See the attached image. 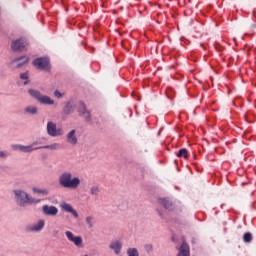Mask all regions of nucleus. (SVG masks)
<instances>
[{"label":"nucleus","mask_w":256,"mask_h":256,"mask_svg":"<svg viewBox=\"0 0 256 256\" xmlns=\"http://www.w3.org/2000/svg\"><path fill=\"white\" fill-rule=\"evenodd\" d=\"M144 249H145L146 253H151V251H153V245H151V244H146V245L144 246Z\"/></svg>","instance_id":"obj_29"},{"label":"nucleus","mask_w":256,"mask_h":256,"mask_svg":"<svg viewBox=\"0 0 256 256\" xmlns=\"http://www.w3.org/2000/svg\"><path fill=\"white\" fill-rule=\"evenodd\" d=\"M126 254L127 256H139V250L137 248H128Z\"/></svg>","instance_id":"obj_22"},{"label":"nucleus","mask_w":256,"mask_h":256,"mask_svg":"<svg viewBox=\"0 0 256 256\" xmlns=\"http://www.w3.org/2000/svg\"><path fill=\"white\" fill-rule=\"evenodd\" d=\"M177 256H190L189 244L183 242L179 248V253Z\"/></svg>","instance_id":"obj_19"},{"label":"nucleus","mask_w":256,"mask_h":256,"mask_svg":"<svg viewBox=\"0 0 256 256\" xmlns=\"http://www.w3.org/2000/svg\"><path fill=\"white\" fill-rule=\"evenodd\" d=\"M177 157H183L184 159H187L188 155H187V149L182 148L179 150V152L177 153Z\"/></svg>","instance_id":"obj_25"},{"label":"nucleus","mask_w":256,"mask_h":256,"mask_svg":"<svg viewBox=\"0 0 256 256\" xmlns=\"http://www.w3.org/2000/svg\"><path fill=\"white\" fill-rule=\"evenodd\" d=\"M20 79L24 81V85H27L29 83V73L28 72L21 73Z\"/></svg>","instance_id":"obj_24"},{"label":"nucleus","mask_w":256,"mask_h":256,"mask_svg":"<svg viewBox=\"0 0 256 256\" xmlns=\"http://www.w3.org/2000/svg\"><path fill=\"white\" fill-rule=\"evenodd\" d=\"M76 109L80 117H84L87 122L91 121V112L87 110L85 103L79 102Z\"/></svg>","instance_id":"obj_10"},{"label":"nucleus","mask_w":256,"mask_h":256,"mask_svg":"<svg viewBox=\"0 0 256 256\" xmlns=\"http://www.w3.org/2000/svg\"><path fill=\"white\" fill-rule=\"evenodd\" d=\"M39 114V107L35 105H28L24 108V115H38Z\"/></svg>","instance_id":"obj_16"},{"label":"nucleus","mask_w":256,"mask_h":256,"mask_svg":"<svg viewBox=\"0 0 256 256\" xmlns=\"http://www.w3.org/2000/svg\"><path fill=\"white\" fill-rule=\"evenodd\" d=\"M90 195H94V196L99 195V186H92L90 188Z\"/></svg>","instance_id":"obj_27"},{"label":"nucleus","mask_w":256,"mask_h":256,"mask_svg":"<svg viewBox=\"0 0 256 256\" xmlns=\"http://www.w3.org/2000/svg\"><path fill=\"white\" fill-rule=\"evenodd\" d=\"M86 225H88V229H93V216L86 217Z\"/></svg>","instance_id":"obj_26"},{"label":"nucleus","mask_w":256,"mask_h":256,"mask_svg":"<svg viewBox=\"0 0 256 256\" xmlns=\"http://www.w3.org/2000/svg\"><path fill=\"white\" fill-rule=\"evenodd\" d=\"M33 65L41 71H49L51 69L49 58H37L33 61Z\"/></svg>","instance_id":"obj_7"},{"label":"nucleus","mask_w":256,"mask_h":256,"mask_svg":"<svg viewBox=\"0 0 256 256\" xmlns=\"http://www.w3.org/2000/svg\"><path fill=\"white\" fill-rule=\"evenodd\" d=\"M58 183L63 189H77L81 185V179L74 177L71 171H63L58 177Z\"/></svg>","instance_id":"obj_2"},{"label":"nucleus","mask_w":256,"mask_h":256,"mask_svg":"<svg viewBox=\"0 0 256 256\" xmlns=\"http://www.w3.org/2000/svg\"><path fill=\"white\" fill-rule=\"evenodd\" d=\"M0 157H1V159H7V157H9V152L0 151Z\"/></svg>","instance_id":"obj_30"},{"label":"nucleus","mask_w":256,"mask_h":256,"mask_svg":"<svg viewBox=\"0 0 256 256\" xmlns=\"http://www.w3.org/2000/svg\"><path fill=\"white\" fill-rule=\"evenodd\" d=\"M28 93L33 99H36L40 105H55V100L47 95L41 94L39 90L30 89Z\"/></svg>","instance_id":"obj_3"},{"label":"nucleus","mask_w":256,"mask_h":256,"mask_svg":"<svg viewBox=\"0 0 256 256\" xmlns=\"http://www.w3.org/2000/svg\"><path fill=\"white\" fill-rule=\"evenodd\" d=\"M45 229V220L40 219L34 224H29L26 226L25 230L27 233H41Z\"/></svg>","instance_id":"obj_6"},{"label":"nucleus","mask_w":256,"mask_h":256,"mask_svg":"<svg viewBox=\"0 0 256 256\" xmlns=\"http://www.w3.org/2000/svg\"><path fill=\"white\" fill-rule=\"evenodd\" d=\"M29 63V58L28 56H21L18 58H15L11 62V67L12 69H21V67H25Z\"/></svg>","instance_id":"obj_11"},{"label":"nucleus","mask_w":256,"mask_h":256,"mask_svg":"<svg viewBox=\"0 0 256 256\" xmlns=\"http://www.w3.org/2000/svg\"><path fill=\"white\" fill-rule=\"evenodd\" d=\"M35 145H39V141H34L31 145L25 146L23 144H13L11 149L13 151H20V153H33V151H37L39 149H44L39 147H35Z\"/></svg>","instance_id":"obj_4"},{"label":"nucleus","mask_w":256,"mask_h":256,"mask_svg":"<svg viewBox=\"0 0 256 256\" xmlns=\"http://www.w3.org/2000/svg\"><path fill=\"white\" fill-rule=\"evenodd\" d=\"M75 133V130H71L66 136V141L70 145H77V143L79 142V140L77 139V135H75Z\"/></svg>","instance_id":"obj_17"},{"label":"nucleus","mask_w":256,"mask_h":256,"mask_svg":"<svg viewBox=\"0 0 256 256\" xmlns=\"http://www.w3.org/2000/svg\"><path fill=\"white\" fill-rule=\"evenodd\" d=\"M244 243H251L253 241V235L250 232H247L243 236Z\"/></svg>","instance_id":"obj_23"},{"label":"nucleus","mask_w":256,"mask_h":256,"mask_svg":"<svg viewBox=\"0 0 256 256\" xmlns=\"http://www.w3.org/2000/svg\"><path fill=\"white\" fill-rule=\"evenodd\" d=\"M64 93H61L59 90H55L54 91V97H56V99H61L62 97H64Z\"/></svg>","instance_id":"obj_28"},{"label":"nucleus","mask_w":256,"mask_h":256,"mask_svg":"<svg viewBox=\"0 0 256 256\" xmlns=\"http://www.w3.org/2000/svg\"><path fill=\"white\" fill-rule=\"evenodd\" d=\"M108 247L113 251L114 255H121V251H123V241L119 239L112 240Z\"/></svg>","instance_id":"obj_12"},{"label":"nucleus","mask_w":256,"mask_h":256,"mask_svg":"<svg viewBox=\"0 0 256 256\" xmlns=\"http://www.w3.org/2000/svg\"><path fill=\"white\" fill-rule=\"evenodd\" d=\"M25 47H27V40L23 38H19L11 44L12 51H23Z\"/></svg>","instance_id":"obj_13"},{"label":"nucleus","mask_w":256,"mask_h":256,"mask_svg":"<svg viewBox=\"0 0 256 256\" xmlns=\"http://www.w3.org/2000/svg\"><path fill=\"white\" fill-rule=\"evenodd\" d=\"M14 201L18 207H27V205H38L41 199L33 198L27 191L22 189H15L12 191Z\"/></svg>","instance_id":"obj_1"},{"label":"nucleus","mask_w":256,"mask_h":256,"mask_svg":"<svg viewBox=\"0 0 256 256\" xmlns=\"http://www.w3.org/2000/svg\"><path fill=\"white\" fill-rule=\"evenodd\" d=\"M75 109H77V104L73 101L67 102V104L63 108V112L65 115H71V113L75 112Z\"/></svg>","instance_id":"obj_15"},{"label":"nucleus","mask_w":256,"mask_h":256,"mask_svg":"<svg viewBox=\"0 0 256 256\" xmlns=\"http://www.w3.org/2000/svg\"><path fill=\"white\" fill-rule=\"evenodd\" d=\"M39 149H49L50 151H58V149H61V144L53 143L50 145L40 146Z\"/></svg>","instance_id":"obj_21"},{"label":"nucleus","mask_w":256,"mask_h":256,"mask_svg":"<svg viewBox=\"0 0 256 256\" xmlns=\"http://www.w3.org/2000/svg\"><path fill=\"white\" fill-rule=\"evenodd\" d=\"M42 213L46 217H57L59 208H57V206L45 204L42 206Z\"/></svg>","instance_id":"obj_9"},{"label":"nucleus","mask_w":256,"mask_h":256,"mask_svg":"<svg viewBox=\"0 0 256 256\" xmlns=\"http://www.w3.org/2000/svg\"><path fill=\"white\" fill-rule=\"evenodd\" d=\"M160 217H163V214L160 213Z\"/></svg>","instance_id":"obj_31"},{"label":"nucleus","mask_w":256,"mask_h":256,"mask_svg":"<svg viewBox=\"0 0 256 256\" xmlns=\"http://www.w3.org/2000/svg\"><path fill=\"white\" fill-rule=\"evenodd\" d=\"M46 131H47V135H49V137H61L65 133L63 131V128H58L57 123H55L53 121H49L47 123Z\"/></svg>","instance_id":"obj_5"},{"label":"nucleus","mask_w":256,"mask_h":256,"mask_svg":"<svg viewBox=\"0 0 256 256\" xmlns=\"http://www.w3.org/2000/svg\"><path fill=\"white\" fill-rule=\"evenodd\" d=\"M62 211H66V213H71V215H73V217H75V219H77V217H79V213H77V210H75L73 208V206H71V204L69 203H62L60 205Z\"/></svg>","instance_id":"obj_14"},{"label":"nucleus","mask_w":256,"mask_h":256,"mask_svg":"<svg viewBox=\"0 0 256 256\" xmlns=\"http://www.w3.org/2000/svg\"><path fill=\"white\" fill-rule=\"evenodd\" d=\"M160 203L167 211H173V209H175V204L167 198L162 199Z\"/></svg>","instance_id":"obj_18"},{"label":"nucleus","mask_w":256,"mask_h":256,"mask_svg":"<svg viewBox=\"0 0 256 256\" xmlns=\"http://www.w3.org/2000/svg\"><path fill=\"white\" fill-rule=\"evenodd\" d=\"M32 192L36 195H41L42 197H47L49 195V189L48 188H37L32 187Z\"/></svg>","instance_id":"obj_20"},{"label":"nucleus","mask_w":256,"mask_h":256,"mask_svg":"<svg viewBox=\"0 0 256 256\" xmlns=\"http://www.w3.org/2000/svg\"><path fill=\"white\" fill-rule=\"evenodd\" d=\"M65 235L68 241H70V243H73L75 247H78V249H83V238L81 236H75L71 231H66Z\"/></svg>","instance_id":"obj_8"}]
</instances>
